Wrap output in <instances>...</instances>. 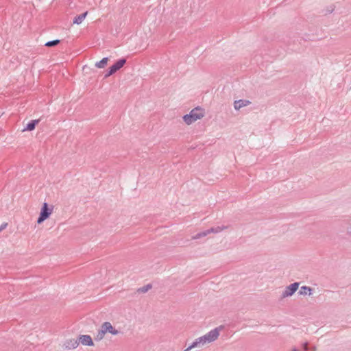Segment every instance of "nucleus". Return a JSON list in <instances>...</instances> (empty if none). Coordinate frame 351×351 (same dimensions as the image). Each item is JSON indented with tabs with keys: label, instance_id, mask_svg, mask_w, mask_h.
<instances>
[{
	"label": "nucleus",
	"instance_id": "obj_9",
	"mask_svg": "<svg viewBox=\"0 0 351 351\" xmlns=\"http://www.w3.org/2000/svg\"><path fill=\"white\" fill-rule=\"evenodd\" d=\"M250 104V101L245 99H239L234 102V108L235 110H239L244 106H247Z\"/></svg>",
	"mask_w": 351,
	"mask_h": 351
},
{
	"label": "nucleus",
	"instance_id": "obj_8",
	"mask_svg": "<svg viewBox=\"0 0 351 351\" xmlns=\"http://www.w3.org/2000/svg\"><path fill=\"white\" fill-rule=\"evenodd\" d=\"M78 342H79V344L81 343L82 346H84L92 347V346H94V345H95L92 337L88 335H80L78 337Z\"/></svg>",
	"mask_w": 351,
	"mask_h": 351
},
{
	"label": "nucleus",
	"instance_id": "obj_13",
	"mask_svg": "<svg viewBox=\"0 0 351 351\" xmlns=\"http://www.w3.org/2000/svg\"><path fill=\"white\" fill-rule=\"evenodd\" d=\"M38 123V120H33L31 122H29L27 125V127L25 129L23 130V131L25 130H28V131H32L35 129V127H36V125Z\"/></svg>",
	"mask_w": 351,
	"mask_h": 351
},
{
	"label": "nucleus",
	"instance_id": "obj_20",
	"mask_svg": "<svg viewBox=\"0 0 351 351\" xmlns=\"http://www.w3.org/2000/svg\"><path fill=\"white\" fill-rule=\"evenodd\" d=\"M293 351H298L297 349L294 348Z\"/></svg>",
	"mask_w": 351,
	"mask_h": 351
},
{
	"label": "nucleus",
	"instance_id": "obj_12",
	"mask_svg": "<svg viewBox=\"0 0 351 351\" xmlns=\"http://www.w3.org/2000/svg\"><path fill=\"white\" fill-rule=\"evenodd\" d=\"M228 228L227 226H217V227H213L210 229H208L209 233H219L221 232L223 230H226Z\"/></svg>",
	"mask_w": 351,
	"mask_h": 351
},
{
	"label": "nucleus",
	"instance_id": "obj_11",
	"mask_svg": "<svg viewBox=\"0 0 351 351\" xmlns=\"http://www.w3.org/2000/svg\"><path fill=\"white\" fill-rule=\"evenodd\" d=\"M88 14V12H86L82 14H80L77 16H75L73 19V24L80 25L82 23V21L84 20L86 16Z\"/></svg>",
	"mask_w": 351,
	"mask_h": 351
},
{
	"label": "nucleus",
	"instance_id": "obj_5",
	"mask_svg": "<svg viewBox=\"0 0 351 351\" xmlns=\"http://www.w3.org/2000/svg\"><path fill=\"white\" fill-rule=\"evenodd\" d=\"M299 285V282H294L286 287L285 289L283 291L282 293L281 298H285L287 297L293 295L295 293V292L298 290Z\"/></svg>",
	"mask_w": 351,
	"mask_h": 351
},
{
	"label": "nucleus",
	"instance_id": "obj_21",
	"mask_svg": "<svg viewBox=\"0 0 351 351\" xmlns=\"http://www.w3.org/2000/svg\"><path fill=\"white\" fill-rule=\"evenodd\" d=\"M2 230V228H0V230Z\"/></svg>",
	"mask_w": 351,
	"mask_h": 351
},
{
	"label": "nucleus",
	"instance_id": "obj_16",
	"mask_svg": "<svg viewBox=\"0 0 351 351\" xmlns=\"http://www.w3.org/2000/svg\"><path fill=\"white\" fill-rule=\"evenodd\" d=\"M152 287V285L149 284V285H147L143 287H141L138 289V292L139 293H145L147 291H148L149 289H151Z\"/></svg>",
	"mask_w": 351,
	"mask_h": 351
},
{
	"label": "nucleus",
	"instance_id": "obj_2",
	"mask_svg": "<svg viewBox=\"0 0 351 351\" xmlns=\"http://www.w3.org/2000/svg\"><path fill=\"white\" fill-rule=\"evenodd\" d=\"M110 334L112 335H117L119 332L116 329L110 322H106L103 323L96 335V339L98 341L102 340L106 334Z\"/></svg>",
	"mask_w": 351,
	"mask_h": 351
},
{
	"label": "nucleus",
	"instance_id": "obj_19",
	"mask_svg": "<svg viewBox=\"0 0 351 351\" xmlns=\"http://www.w3.org/2000/svg\"><path fill=\"white\" fill-rule=\"evenodd\" d=\"M348 234H349L350 235H351V228L348 231Z\"/></svg>",
	"mask_w": 351,
	"mask_h": 351
},
{
	"label": "nucleus",
	"instance_id": "obj_1",
	"mask_svg": "<svg viewBox=\"0 0 351 351\" xmlns=\"http://www.w3.org/2000/svg\"><path fill=\"white\" fill-rule=\"evenodd\" d=\"M219 335V328H216L206 333L205 335L196 339L195 341L184 351H189L195 348H202L205 343H210L216 340Z\"/></svg>",
	"mask_w": 351,
	"mask_h": 351
},
{
	"label": "nucleus",
	"instance_id": "obj_3",
	"mask_svg": "<svg viewBox=\"0 0 351 351\" xmlns=\"http://www.w3.org/2000/svg\"><path fill=\"white\" fill-rule=\"evenodd\" d=\"M204 116V110L201 108L197 107L193 109L189 114H185L183 117V120L187 125H190L197 120L203 118Z\"/></svg>",
	"mask_w": 351,
	"mask_h": 351
},
{
	"label": "nucleus",
	"instance_id": "obj_17",
	"mask_svg": "<svg viewBox=\"0 0 351 351\" xmlns=\"http://www.w3.org/2000/svg\"><path fill=\"white\" fill-rule=\"evenodd\" d=\"M59 43H60L59 40H53V41H49V42L46 43V46H47V47L55 46V45H58Z\"/></svg>",
	"mask_w": 351,
	"mask_h": 351
},
{
	"label": "nucleus",
	"instance_id": "obj_18",
	"mask_svg": "<svg viewBox=\"0 0 351 351\" xmlns=\"http://www.w3.org/2000/svg\"><path fill=\"white\" fill-rule=\"evenodd\" d=\"M302 347H303V348H304V350L305 351H308V343H303Z\"/></svg>",
	"mask_w": 351,
	"mask_h": 351
},
{
	"label": "nucleus",
	"instance_id": "obj_14",
	"mask_svg": "<svg viewBox=\"0 0 351 351\" xmlns=\"http://www.w3.org/2000/svg\"><path fill=\"white\" fill-rule=\"evenodd\" d=\"M108 62V58H104L99 62H96L95 66L97 68H100V69L104 68L107 65Z\"/></svg>",
	"mask_w": 351,
	"mask_h": 351
},
{
	"label": "nucleus",
	"instance_id": "obj_4",
	"mask_svg": "<svg viewBox=\"0 0 351 351\" xmlns=\"http://www.w3.org/2000/svg\"><path fill=\"white\" fill-rule=\"evenodd\" d=\"M53 213V206H49L47 203L45 202L40 210L39 217L37 219L38 224L42 223L48 219Z\"/></svg>",
	"mask_w": 351,
	"mask_h": 351
},
{
	"label": "nucleus",
	"instance_id": "obj_15",
	"mask_svg": "<svg viewBox=\"0 0 351 351\" xmlns=\"http://www.w3.org/2000/svg\"><path fill=\"white\" fill-rule=\"evenodd\" d=\"M209 233V231H208V229L205 230V231H203V232H201L198 234H197L195 236L193 237V239H199L201 237H206L207 236Z\"/></svg>",
	"mask_w": 351,
	"mask_h": 351
},
{
	"label": "nucleus",
	"instance_id": "obj_10",
	"mask_svg": "<svg viewBox=\"0 0 351 351\" xmlns=\"http://www.w3.org/2000/svg\"><path fill=\"white\" fill-rule=\"evenodd\" d=\"M312 291H313V289L310 287L302 286V287H301L298 293L300 295H311L312 294Z\"/></svg>",
	"mask_w": 351,
	"mask_h": 351
},
{
	"label": "nucleus",
	"instance_id": "obj_7",
	"mask_svg": "<svg viewBox=\"0 0 351 351\" xmlns=\"http://www.w3.org/2000/svg\"><path fill=\"white\" fill-rule=\"evenodd\" d=\"M78 346H79L78 339L72 338V339H66L64 342L62 347L64 350H74V349L77 348L78 347Z\"/></svg>",
	"mask_w": 351,
	"mask_h": 351
},
{
	"label": "nucleus",
	"instance_id": "obj_6",
	"mask_svg": "<svg viewBox=\"0 0 351 351\" xmlns=\"http://www.w3.org/2000/svg\"><path fill=\"white\" fill-rule=\"evenodd\" d=\"M125 63V60L121 59L117 61L114 64L111 66L109 68L108 72L105 75V77H108L113 73H114L116 71H117L119 69H120L121 67L123 66V65Z\"/></svg>",
	"mask_w": 351,
	"mask_h": 351
}]
</instances>
